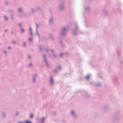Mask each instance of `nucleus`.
<instances>
[{
  "mask_svg": "<svg viewBox=\"0 0 123 123\" xmlns=\"http://www.w3.org/2000/svg\"><path fill=\"white\" fill-rule=\"evenodd\" d=\"M68 27V26H67L66 28L63 27L61 28V31L60 33V34L61 37H64L66 36Z\"/></svg>",
  "mask_w": 123,
  "mask_h": 123,
  "instance_id": "f257e3e1",
  "label": "nucleus"
},
{
  "mask_svg": "<svg viewBox=\"0 0 123 123\" xmlns=\"http://www.w3.org/2000/svg\"><path fill=\"white\" fill-rule=\"evenodd\" d=\"M42 56L43 57V62L45 64L46 66L49 68V65L48 63L46 57V55L45 54H44L43 55H42Z\"/></svg>",
  "mask_w": 123,
  "mask_h": 123,
  "instance_id": "f03ea898",
  "label": "nucleus"
},
{
  "mask_svg": "<svg viewBox=\"0 0 123 123\" xmlns=\"http://www.w3.org/2000/svg\"><path fill=\"white\" fill-rule=\"evenodd\" d=\"M72 33L74 36L76 37V36L77 35V25H76L75 28L73 30Z\"/></svg>",
  "mask_w": 123,
  "mask_h": 123,
  "instance_id": "7ed1b4c3",
  "label": "nucleus"
},
{
  "mask_svg": "<svg viewBox=\"0 0 123 123\" xmlns=\"http://www.w3.org/2000/svg\"><path fill=\"white\" fill-rule=\"evenodd\" d=\"M71 114L73 118L74 119H76L77 118L76 114L74 110H72L71 111Z\"/></svg>",
  "mask_w": 123,
  "mask_h": 123,
  "instance_id": "20e7f679",
  "label": "nucleus"
},
{
  "mask_svg": "<svg viewBox=\"0 0 123 123\" xmlns=\"http://www.w3.org/2000/svg\"><path fill=\"white\" fill-rule=\"evenodd\" d=\"M61 70V68L60 65H58L57 66L56 68L54 70V72L55 73H58L59 70Z\"/></svg>",
  "mask_w": 123,
  "mask_h": 123,
  "instance_id": "39448f33",
  "label": "nucleus"
},
{
  "mask_svg": "<svg viewBox=\"0 0 123 123\" xmlns=\"http://www.w3.org/2000/svg\"><path fill=\"white\" fill-rule=\"evenodd\" d=\"M39 48L40 50L41 51H42L43 49H44L47 52H48L49 51V49H46L44 47H42V46L41 45L39 46Z\"/></svg>",
  "mask_w": 123,
  "mask_h": 123,
  "instance_id": "423d86ee",
  "label": "nucleus"
},
{
  "mask_svg": "<svg viewBox=\"0 0 123 123\" xmlns=\"http://www.w3.org/2000/svg\"><path fill=\"white\" fill-rule=\"evenodd\" d=\"M59 8L60 10H62L64 8V3H62L59 5Z\"/></svg>",
  "mask_w": 123,
  "mask_h": 123,
  "instance_id": "0eeeda50",
  "label": "nucleus"
},
{
  "mask_svg": "<svg viewBox=\"0 0 123 123\" xmlns=\"http://www.w3.org/2000/svg\"><path fill=\"white\" fill-rule=\"evenodd\" d=\"M54 22V20L52 17H50L49 20V22L50 25L52 24Z\"/></svg>",
  "mask_w": 123,
  "mask_h": 123,
  "instance_id": "6e6552de",
  "label": "nucleus"
},
{
  "mask_svg": "<svg viewBox=\"0 0 123 123\" xmlns=\"http://www.w3.org/2000/svg\"><path fill=\"white\" fill-rule=\"evenodd\" d=\"M29 30L30 31V34L31 36H33V34L32 31V28L31 27H30L29 28Z\"/></svg>",
  "mask_w": 123,
  "mask_h": 123,
  "instance_id": "1a4fd4ad",
  "label": "nucleus"
},
{
  "mask_svg": "<svg viewBox=\"0 0 123 123\" xmlns=\"http://www.w3.org/2000/svg\"><path fill=\"white\" fill-rule=\"evenodd\" d=\"M23 11V9L21 7H20L18 9V12L19 13H22Z\"/></svg>",
  "mask_w": 123,
  "mask_h": 123,
  "instance_id": "9d476101",
  "label": "nucleus"
},
{
  "mask_svg": "<svg viewBox=\"0 0 123 123\" xmlns=\"http://www.w3.org/2000/svg\"><path fill=\"white\" fill-rule=\"evenodd\" d=\"M60 43L62 45V47L64 48L65 47V45L62 43V41L61 39H60Z\"/></svg>",
  "mask_w": 123,
  "mask_h": 123,
  "instance_id": "9b49d317",
  "label": "nucleus"
},
{
  "mask_svg": "<svg viewBox=\"0 0 123 123\" xmlns=\"http://www.w3.org/2000/svg\"><path fill=\"white\" fill-rule=\"evenodd\" d=\"M31 12H32V13L34 14L35 13L36 10L34 8H31Z\"/></svg>",
  "mask_w": 123,
  "mask_h": 123,
  "instance_id": "f8f14e48",
  "label": "nucleus"
},
{
  "mask_svg": "<svg viewBox=\"0 0 123 123\" xmlns=\"http://www.w3.org/2000/svg\"><path fill=\"white\" fill-rule=\"evenodd\" d=\"M50 80L51 84L53 85V78L50 77Z\"/></svg>",
  "mask_w": 123,
  "mask_h": 123,
  "instance_id": "ddd939ff",
  "label": "nucleus"
},
{
  "mask_svg": "<svg viewBox=\"0 0 123 123\" xmlns=\"http://www.w3.org/2000/svg\"><path fill=\"white\" fill-rule=\"evenodd\" d=\"M36 32L35 35H37V36L39 38V40L40 38V36L37 31V29H36Z\"/></svg>",
  "mask_w": 123,
  "mask_h": 123,
  "instance_id": "4468645a",
  "label": "nucleus"
},
{
  "mask_svg": "<svg viewBox=\"0 0 123 123\" xmlns=\"http://www.w3.org/2000/svg\"><path fill=\"white\" fill-rule=\"evenodd\" d=\"M52 55L53 57L55 58H56L57 55H56V54L55 53H53L52 54Z\"/></svg>",
  "mask_w": 123,
  "mask_h": 123,
  "instance_id": "2eb2a0df",
  "label": "nucleus"
},
{
  "mask_svg": "<svg viewBox=\"0 0 123 123\" xmlns=\"http://www.w3.org/2000/svg\"><path fill=\"white\" fill-rule=\"evenodd\" d=\"M2 117L3 118L5 117L6 116V113L4 112L2 113Z\"/></svg>",
  "mask_w": 123,
  "mask_h": 123,
  "instance_id": "dca6fc26",
  "label": "nucleus"
},
{
  "mask_svg": "<svg viewBox=\"0 0 123 123\" xmlns=\"http://www.w3.org/2000/svg\"><path fill=\"white\" fill-rule=\"evenodd\" d=\"M20 31L21 33L22 34H23L25 31V30L23 28H21V29L20 30Z\"/></svg>",
  "mask_w": 123,
  "mask_h": 123,
  "instance_id": "f3484780",
  "label": "nucleus"
},
{
  "mask_svg": "<svg viewBox=\"0 0 123 123\" xmlns=\"http://www.w3.org/2000/svg\"><path fill=\"white\" fill-rule=\"evenodd\" d=\"M49 38L51 40H53V36L52 34H50L49 35Z\"/></svg>",
  "mask_w": 123,
  "mask_h": 123,
  "instance_id": "a211bd4d",
  "label": "nucleus"
},
{
  "mask_svg": "<svg viewBox=\"0 0 123 123\" xmlns=\"http://www.w3.org/2000/svg\"><path fill=\"white\" fill-rule=\"evenodd\" d=\"M64 55V54L62 52H61L60 53V56L61 58H62V56Z\"/></svg>",
  "mask_w": 123,
  "mask_h": 123,
  "instance_id": "6ab92c4d",
  "label": "nucleus"
},
{
  "mask_svg": "<svg viewBox=\"0 0 123 123\" xmlns=\"http://www.w3.org/2000/svg\"><path fill=\"white\" fill-rule=\"evenodd\" d=\"M26 43L24 41L23 43V46L24 47H26Z\"/></svg>",
  "mask_w": 123,
  "mask_h": 123,
  "instance_id": "aec40b11",
  "label": "nucleus"
},
{
  "mask_svg": "<svg viewBox=\"0 0 123 123\" xmlns=\"http://www.w3.org/2000/svg\"><path fill=\"white\" fill-rule=\"evenodd\" d=\"M8 11V12L10 13L13 12H14L11 9H9Z\"/></svg>",
  "mask_w": 123,
  "mask_h": 123,
  "instance_id": "412c9836",
  "label": "nucleus"
},
{
  "mask_svg": "<svg viewBox=\"0 0 123 123\" xmlns=\"http://www.w3.org/2000/svg\"><path fill=\"white\" fill-rule=\"evenodd\" d=\"M14 15L12 14H10V18L11 19H12L13 18Z\"/></svg>",
  "mask_w": 123,
  "mask_h": 123,
  "instance_id": "4be33fe9",
  "label": "nucleus"
},
{
  "mask_svg": "<svg viewBox=\"0 0 123 123\" xmlns=\"http://www.w3.org/2000/svg\"><path fill=\"white\" fill-rule=\"evenodd\" d=\"M25 122L26 123H32L31 121L27 120L25 121Z\"/></svg>",
  "mask_w": 123,
  "mask_h": 123,
  "instance_id": "5701e85b",
  "label": "nucleus"
},
{
  "mask_svg": "<svg viewBox=\"0 0 123 123\" xmlns=\"http://www.w3.org/2000/svg\"><path fill=\"white\" fill-rule=\"evenodd\" d=\"M37 76V75L36 74H35L33 75L32 77L33 79H35L36 78Z\"/></svg>",
  "mask_w": 123,
  "mask_h": 123,
  "instance_id": "b1692460",
  "label": "nucleus"
},
{
  "mask_svg": "<svg viewBox=\"0 0 123 123\" xmlns=\"http://www.w3.org/2000/svg\"><path fill=\"white\" fill-rule=\"evenodd\" d=\"M44 117L42 118L41 120V123H43V122L44 120Z\"/></svg>",
  "mask_w": 123,
  "mask_h": 123,
  "instance_id": "393cba45",
  "label": "nucleus"
},
{
  "mask_svg": "<svg viewBox=\"0 0 123 123\" xmlns=\"http://www.w3.org/2000/svg\"><path fill=\"white\" fill-rule=\"evenodd\" d=\"M12 43L13 44H15L16 43V42L15 41L13 40L12 42Z\"/></svg>",
  "mask_w": 123,
  "mask_h": 123,
  "instance_id": "a878e982",
  "label": "nucleus"
},
{
  "mask_svg": "<svg viewBox=\"0 0 123 123\" xmlns=\"http://www.w3.org/2000/svg\"><path fill=\"white\" fill-rule=\"evenodd\" d=\"M19 112L18 111H17L15 114V116H18L19 115Z\"/></svg>",
  "mask_w": 123,
  "mask_h": 123,
  "instance_id": "bb28decb",
  "label": "nucleus"
},
{
  "mask_svg": "<svg viewBox=\"0 0 123 123\" xmlns=\"http://www.w3.org/2000/svg\"><path fill=\"white\" fill-rule=\"evenodd\" d=\"M37 9L39 11L41 10V7L40 6H38L37 8Z\"/></svg>",
  "mask_w": 123,
  "mask_h": 123,
  "instance_id": "cd10ccee",
  "label": "nucleus"
},
{
  "mask_svg": "<svg viewBox=\"0 0 123 123\" xmlns=\"http://www.w3.org/2000/svg\"><path fill=\"white\" fill-rule=\"evenodd\" d=\"M27 59L29 60H30L31 59V57L30 55H28L27 56Z\"/></svg>",
  "mask_w": 123,
  "mask_h": 123,
  "instance_id": "c85d7f7f",
  "label": "nucleus"
},
{
  "mask_svg": "<svg viewBox=\"0 0 123 123\" xmlns=\"http://www.w3.org/2000/svg\"><path fill=\"white\" fill-rule=\"evenodd\" d=\"M65 54L67 55H68L69 54V53L68 52H66L65 53Z\"/></svg>",
  "mask_w": 123,
  "mask_h": 123,
  "instance_id": "c756f323",
  "label": "nucleus"
},
{
  "mask_svg": "<svg viewBox=\"0 0 123 123\" xmlns=\"http://www.w3.org/2000/svg\"><path fill=\"white\" fill-rule=\"evenodd\" d=\"M33 114H31L30 116V117L31 118H33Z\"/></svg>",
  "mask_w": 123,
  "mask_h": 123,
  "instance_id": "7c9ffc66",
  "label": "nucleus"
},
{
  "mask_svg": "<svg viewBox=\"0 0 123 123\" xmlns=\"http://www.w3.org/2000/svg\"><path fill=\"white\" fill-rule=\"evenodd\" d=\"M51 51L52 54L55 53V52H54L55 51V50H54L51 49Z\"/></svg>",
  "mask_w": 123,
  "mask_h": 123,
  "instance_id": "2f4dec72",
  "label": "nucleus"
},
{
  "mask_svg": "<svg viewBox=\"0 0 123 123\" xmlns=\"http://www.w3.org/2000/svg\"><path fill=\"white\" fill-rule=\"evenodd\" d=\"M5 5H6L7 6L8 5V3L7 1H5Z\"/></svg>",
  "mask_w": 123,
  "mask_h": 123,
  "instance_id": "473e14b6",
  "label": "nucleus"
},
{
  "mask_svg": "<svg viewBox=\"0 0 123 123\" xmlns=\"http://www.w3.org/2000/svg\"><path fill=\"white\" fill-rule=\"evenodd\" d=\"M35 25L36 26V29H37V28L39 27V25L37 24H35Z\"/></svg>",
  "mask_w": 123,
  "mask_h": 123,
  "instance_id": "72a5a7b5",
  "label": "nucleus"
},
{
  "mask_svg": "<svg viewBox=\"0 0 123 123\" xmlns=\"http://www.w3.org/2000/svg\"><path fill=\"white\" fill-rule=\"evenodd\" d=\"M18 25H19V26L20 27H21L22 26V25L20 23H18Z\"/></svg>",
  "mask_w": 123,
  "mask_h": 123,
  "instance_id": "f704fd0d",
  "label": "nucleus"
},
{
  "mask_svg": "<svg viewBox=\"0 0 123 123\" xmlns=\"http://www.w3.org/2000/svg\"><path fill=\"white\" fill-rule=\"evenodd\" d=\"M4 18L5 19L6 21H7L8 20L7 18V17L6 16H4Z\"/></svg>",
  "mask_w": 123,
  "mask_h": 123,
  "instance_id": "c9c22d12",
  "label": "nucleus"
},
{
  "mask_svg": "<svg viewBox=\"0 0 123 123\" xmlns=\"http://www.w3.org/2000/svg\"><path fill=\"white\" fill-rule=\"evenodd\" d=\"M29 40L30 42H31L32 41V39L31 37L29 38Z\"/></svg>",
  "mask_w": 123,
  "mask_h": 123,
  "instance_id": "e433bc0d",
  "label": "nucleus"
},
{
  "mask_svg": "<svg viewBox=\"0 0 123 123\" xmlns=\"http://www.w3.org/2000/svg\"><path fill=\"white\" fill-rule=\"evenodd\" d=\"M32 66V64L31 62L29 64V66L30 67H31Z\"/></svg>",
  "mask_w": 123,
  "mask_h": 123,
  "instance_id": "4c0bfd02",
  "label": "nucleus"
},
{
  "mask_svg": "<svg viewBox=\"0 0 123 123\" xmlns=\"http://www.w3.org/2000/svg\"><path fill=\"white\" fill-rule=\"evenodd\" d=\"M33 82H36V79H33Z\"/></svg>",
  "mask_w": 123,
  "mask_h": 123,
  "instance_id": "58836bf2",
  "label": "nucleus"
},
{
  "mask_svg": "<svg viewBox=\"0 0 123 123\" xmlns=\"http://www.w3.org/2000/svg\"><path fill=\"white\" fill-rule=\"evenodd\" d=\"M90 77V76H87L86 77V79H88Z\"/></svg>",
  "mask_w": 123,
  "mask_h": 123,
  "instance_id": "ea45409f",
  "label": "nucleus"
},
{
  "mask_svg": "<svg viewBox=\"0 0 123 123\" xmlns=\"http://www.w3.org/2000/svg\"><path fill=\"white\" fill-rule=\"evenodd\" d=\"M3 52H4V53L6 54V51L4 50V51Z\"/></svg>",
  "mask_w": 123,
  "mask_h": 123,
  "instance_id": "a19ab883",
  "label": "nucleus"
},
{
  "mask_svg": "<svg viewBox=\"0 0 123 123\" xmlns=\"http://www.w3.org/2000/svg\"><path fill=\"white\" fill-rule=\"evenodd\" d=\"M13 32L12 31H11V34H13Z\"/></svg>",
  "mask_w": 123,
  "mask_h": 123,
  "instance_id": "79ce46f5",
  "label": "nucleus"
},
{
  "mask_svg": "<svg viewBox=\"0 0 123 123\" xmlns=\"http://www.w3.org/2000/svg\"><path fill=\"white\" fill-rule=\"evenodd\" d=\"M18 123H24L23 122H18Z\"/></svg>",
  "mask_w": 123,
  "mask_h": 123,
  "instance_id": "37998d69",
  "label": "nucleus"
},
{
  "mask_svg": "<svg viewBox=\"0 0 123 123\" xmlns=\"http://www.w3.org/2000/svg\"><path fill=\"white\" fill-rule=\"evenodd\" d=\"M8 48L9 49H11V47H9V46L8 47Z\"/></svg>",
  "mask_w": 123,
  "mask_h": 123,
  "instance_id": "c03bdc74",
  "label": "nucleus"
},
{
  "mask_svg": "<svg viewBox=\"0 0 123 123\" xmlns=\"http://www.w3.org/2000/svg\"><path fill=\"white\" fill-rule=\"evenodd\" d=\"M5 31H7V29H6L5 30Z\"/></svg>",
  "mask_w": 123,
  "mask_h": 123,
  "instance_id": "a18cd8bd",
  "label": "nucleus"
},
{
  "mask_svg": "<svg viewBox=\"0 0 123 123\" xmlns=\"http://www.w3.org/2000/svg\"><path fill=\"white\" fill-rule=\"evenodd\" d=\"M70 25H72V24L71 23V22H70Z\"/></svg>",
  "mask_w": 123,
  "mask_h": 123,
  "instance_id": "49530a36",
  "label": "nucleus"
},
{
  "mask_svg": "<svg viewBox=\"0 0 123 123\" xmlns=\"http://www.w3.org/2000/svg\"><path fill=\"white\" fill-rule=\"evenodd\" d=\"M66 74H64V75H66Z\"/></svg>",
  "mask_w": 123,
  "mask_h": 123,
  "instance_id": "de8ad7c7",
  "label": "nucleus"
},
{
  "mask_svg": "<svg viewBox=\"0 0 123 123\" xmlns=\"http://www.w3.org/2000/svg\"><path fill=\"white\" fill-rule=\"evenodd\" d=\"M1 45V43H0V45Z\"/></svg>",
  "mask_w": 123,
  "mask_h": 123,
  "instance_id": "09e8293b",
  "label": "nucleus"
}]
</instances>
